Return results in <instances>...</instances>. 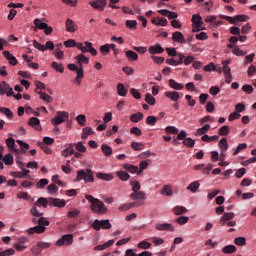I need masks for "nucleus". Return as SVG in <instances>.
<instances>
[{
	"label": "nucleus",
	"instance_id": "nucleus-11",
	"mask_svg": "<svg viewBox=\"0 0 256 256\" xmlns=\"http://www.w3.org/2000/svg\"><path fill=\"white\" fill-rule=\"evenodd\" d=\"M0 95H7V97H13V88L5 81L0 83Z\"/></svg>",
	"mask_w": 256,
	"mask_h": 256
},
{
	"label": "nucleus",
	"instance_id": "nucleus-6",
	"mask_svg": "<svg viewBox=\"0 0 256 256\" xmlns=\"http://www.w3.org/2000/svg\"><path fill=\"white\" fill-rule=\"evenodd\" d=\"M67 119H69L68 112L58 111L56 117L51 120V123H52V125H54V127H59V125H61V123H65V121H67Z\"/></svg>",
	"mask_w": 256,
	"mask_h": 256
},
{
	"label": "nucleus",
	"instance_id": "nucleus-30",
	"mask_svg": "<svg viewBox=\"0 0 256 256\" xmlns=\"http://www.w3.org/2000/svg\"><path fill=\"white\" fill-rule=\"evenodd\" d=\"M6 145H7L8 149H12V151H15L16 153L18 152L17 144H15V139H13L11 137L6 139Z\"/></svg>",
	"mask_w": 256,
	"mask_h": 256
},
{
	"label": "nucleus",
	"instance_id": "nucleus-57",
	"mask_svg": "<svg viewBox=\"0 0 256 256\" xmlns=\"http://www.w3.org/2000/svg\"><path fill=\"white\" fill-rule=\"evenodd\" d=\"M233 55H236L237 57H243L244 55H246V52H244L243 50H241L239 48V46H236L233 50H232Z\"/></svg>",
	"mask_w": 256,
	"mask_h": 256
},
{
	"label": "nucleus",
	"instance_id": "nucleus-7",
	"mask_svg": "<svg viewBox=\"0 0 256 256\" xmlns=\"http://www.w3.org/2000/svg\"><path fill=\"white\" fill-rule=\"evenodd\" d=\"M69 247V245H73V234L63 235L60 239L55 243L56 247Z\"/></svg>",
	"mask_w": 256,
	"mask_h": 256
},
{
	"label": "nucleus",
	"instance_id": "nucleus-53",
	"mask_svg": "<svg viewBox=\"0 0 256 256\" xmlns=\"http://www.w3.org/2000/svg\"><path fill=\"white\" fill-rule=\"evenodd\" d=\"M166 133H170L171 135H179V129L175 126H167L165 128Z\"/></svg>",
	"mask_w": 256,
	"mask_h": 256
},
{
	"label": "nucleus",
	"instance_id": "nucleus-47",
	"mask_svg": "<svg viewBox=\"0 0 256 256\" xmlns=\"http://www.w3.org/2000/svg\"><path fill=\"white\" fill-rule=\"evenodd\" d=\"M37 207H39V206L35 205V203H34L33 207L30 210L31 215H33V217H43V213L39 212Z\"/></svg>",
	"mask_w": 256,
	"mask_h": 256
},
{
	"label": "nucleus",
	"instance_id": "nucleus-33",
	"mask_svg": "<svg viewBox=\"0 0 256 256\" xmlns=\"http://www.w3.org/2000/svg\"><path fill=\"white\" fill-rule=\"evenodd\" d=\"M101 149L106 157H111V155H113V149L109 145L102 144Z\"/></svg>",
	"mask_w": 256,
	"mask_h": 256
},
{
	"label": "nucleus",
	"instance_id": "nucleus-22",
	"mask_svg": "<svg viewBox=\"0 0 256 256\" xmlns=\"http://www.w3.org/2000/svg\"><path fill=\"white\" fill-rule=\"evenodd\" d=\"M65 25H66V31H68V33H75V31H77L78 29L75 22H73L69 18L66 20Z\"/></svg>",
	"mask_w": 256,
	"mask_h": 256
},
{
	"label": "nucleus",
	"instance_id": "nucleus-12",
	"mask_svg": "<svg viewBox=\"0 0 256 256\" xmlns=\"http://www.w3.org/2000/svg\"><path fill=\"white\" fill-rule=\"evenodd\" d=\"M165 49L163 48V46H161V44H155L153 46H150L148 49V53H150V55H161V53H164Z\"/></svg>",
	"mask_w": 256,
	"mask_h": 256
},
{
	"label": "nucleus",
	"instance_id": "nucleus-34",
	"mask_svg": "<svg viewBox=\"0 0 256 256\" xmlns=\"http://www.w3.org/2000/svg\"><path fill=\"white\" fill-rule=\"evenodd\" d=\"M174 215H185L187 213V208L185 206H175L173 208Z\"/></svg>",
	"mask_w": 256,
	"mask_h": 256
},
{
	"label": "nucleus",
	"instance_id": "nucleus-52",
	"mask_svg": "<svg viewBox=\"0 0 256 256\" xmlns=\"http://www.w3.org/2000/svg\"><path fill=\"white\" fill-rule=\"evenodd\" d=\"M230 131H231V128H229V126H222L219 129L218 134L225 137V136L229 135Z\"/></svg>",
	"mask_w": 256,
	"mask_h": 256
},
{
	"label": "nucleus",
	"instance_id": "nucleus-41",
	"mask_svg": "<svg viewBox=\"0 0 256 256\" xmlns=\"http://www.w3.org/2000/svg\"><path fill=\"white\" fill-rule=\"evenodd\" d=\"M51 67L58 73H63L65 71V67H63V64H59L57 62H52Z\"/></svg>",
	"mask_w": 256,
	"mask_h": 256
},
{
	"label": "nucleus",
	"instance_id": "nucleus-2",
	"mask_svg": "<svg viewBox=\"0 0 256 256\" xmlns=\"http://www.w3.org/2000/svg\"><path fill=\"white\" fill-rule=\"evenodd\" d=\"M74 181L75 183H79V181H85V183H95L93 171L91 169H86V171L83 169L78 170Z\"/></svg>",
	"mask_w": 256,
	"mask_h": 256
},
{
	"label": "nucleus",
	"instance_id": "nucleus-4",
	"mask_svg": "<svg viewBox=\"0 0 256 256\" xmlns=\"http://www.w3.org/2000/svg\"><path fill=\"white\" fill-rule=\"evenodd\" d=\"M68 69L70 71L76 72V77L74 79L75 83L79 86L83 81V77H85V73L83 72V67L77 66V64H68Z\"/></svg>",
	"mask_w": 256,
	"mask_h": 256
},
{
	"label": "nucleus",
	"instance_id": "nucleus-19",
	"mask_svg": "<svg viewBox=\"0 0 256 256\" xmlns=\"http://www.w3.org/2000/svg\"><path fill=\"white\" fill-rule=\"evenodd\" d=\"M3 55L5 57V59H7L8 63L12 66L17 65L18 61L17 58L15 56H13V54H11V52L9 51H4Z\"/></svg>",
	"mask_w": 256,
	"mask_h": 256
},
{
	"label": "nucleus",
	"instance_id": "nucleus-8",
	"mask_svg": "<svg viewBox=\"0 0 256 256\" xmlns=\"http://www.w3.org/2000/svg\"><path fill=\"white\" fill-rule=\"evenodd\" d=\"M93 229L95 231H100L101 229H111L112 225L109 220H95L92 224Z\"/></svg>",
	"mask_w": 256,
	"mask_h": 256
},
{
	"label": "nucleus",
	"instance_id": "nucleus-59",
	"mask_svg": "<svg viewBox=\"0 0 256 256\" xmlns=\"http://www.w3.org/2000/svg\"><path fill=\"white\" fill-rule=\"evenodd\" d=\"M15 255V249L9 248L0 252V256H13Z\"/></svg>",
	"mask_w": 256,
	"mask_h": 256
},
{
	"label": "nucleus",
	"instance_id": "nucleus-63",
	"mask_svg": "<svg viewBox=\"0 0 256 256\" xmlns=\"http://www.w3.org/2000/svg\"><path fill=\"white\" fill-rule=\"evenodd\" d=\"M138 249H151V243L143 240L138 244Z\"/></svg>",
	"mask_w": 256,
	"mask_h": 256
},
{
	"label": "nucleus",
	"instance_id": "nucleus-62",
	"mask_svg": "<svg viewBox=\"0 0 256 256\" xmlns=\"http://www.w3.org/2000/svg\"><path fill=\"white\" fill-rule=\"evenodd\" d=\"M126 27L128 29H137V20H127Z\"/></svg>",
	"mask_w": 256,
	"mask_h": 256
},
{
	"label": "nucleus",
	"instance_id": "nucleus-13",
	"mask_svg": "<svg viewBox=\"0 0 256 256\" xmlns=\"http://www.w3.org/2000/svg\"><path fill=\"white\" fill-rule=\"evenodd\" d=\"M155 229L157 231H170L171 233L175 231V227L169 223L156 224Z\"/></svg>",
	"mask_w": 256,
	"mask_h": 256
},
{
	"label": "nucleus",
	"instance_id": "nucleus-51",
	"mask_svg": "<svg viewBox=\"0 0 256 256\" xmlns=\"http://www.w3.org/2000/svg\"><path fill=\"white\" fill-rule=\"evenodd\" d=\"M183 145H185V147L193 149L195 147V140H193L192 138H186L183 140Z\"/></svg>",
	"mask_w": 256,
	"mask_h": 256
},
{
	"label": "nucleus",
	"instance_id": "nucleus-26",
	"mask_svg": "<svg viewBox=\"0 0 256 256\" xmlns=\"http://www.w3.org/2000/svg\"><path fill=\"white\" fill-rule=\"evenodd\" d=\"M172 40L176 43H185V36H183V33L176 31L172 34Z\"/></svg>",
	"mask_w": 256,
	"mask_h": 256
},
{
	"label": "nucleus",
	"instance_id": "nucleus-21",
	"mask_svg": "<svg viewBox=\"0 0 256 256\" xmlns=\"http://www.w3.org/2000/svg\"><path fill=\"white\" fill-rule=\"evenodd\" d=\"M168 85H169V87H171V89H174L175 91H181L185 88V86L183 84L178 83L174 79H169Z\"/></svg>",
	"mask_w": 256,
	"mask_h": 256
},
{
	"label": "nucleus",
	"instance_id": "nucleus-17",
	"mask_svg": "<svg viewBox=\"0 0 256 256\" xmlns=\"http://www.w3.org/2000/svg\"><path fill=\"white\" fill-rule=\"evenodd\" d=\"M133 207H141L140 202H129L127 204H123L119 206L118 210L119 211H129V209H133Z\"/></svg>",
	"mask_w": 256,
	"mask_h": 256
},
{
	"label": "nucleus",
	"instance_id": "nucleus-9",
	"mask_svg": "<svg viewBox=\"0 0 256 256\" xmlns=\"http://www.w3.org/2000/svg\"><path fill=\"white\" fill-rule=\"evenodd\" d=\"M89 6L94 8L95 11L103 12L105 11V7H107V0L89 1Z\"/></svg>",
	"mask_w": 256,
	"mask_h": 256
},
{
	"label": "nucleus",
	"instance_id": "nucleus-14",
	"mask_svg": "<svg viewBox=\"0 0 256 256\" xmlns=\"http://www.w3.org/2000/svg\"><path fill=\"white\" fill-rule=\"evenodd\" d=\"M49 205H53V207H65V205H67V202H65V200H61L59 198H53L50 197L49 198Z\"/></svg>",
	"mask_w": 256,
	"mask_h": 256
},
{
	"label": "nucleus",
	"instance_id": "nucleus-60",
	"mask_svg": "<svg viewBox=\"0 0 256 256\" xmlns=\"http://www.w3.org/2000/svg\"><path fill=\"white\" fill-rule=\"evenodd\" d=\"M157 123V117L155 116H148L146 118V124L153 127Z\"/></svg>",
	"mask_w": 256,
	"mask_h": 256
},
{
	"label": "nucleus",
	"instance_id": "nucleus-56",
	"mask_svg": "<svg viewBox=\"0 0 256 256\" xmlns=\"http://www.w3.org/2000/svg\"><path fill=\"white\" fill-rule=\"evenodd\" d=\"M176 223H178V225H185V224L189 223V217L180 216L176 219Z\"/></svg>",
	"mask_w": 256,
	"mask_h": 256
},
{
	"label": "nucleus",
	"instance_id": "nucleus-39",
	"mask_svg": "<svg viewBox=\"0 0 256 256\" xmlns=\"http://www.w3.org/2000/svg\"><path fill=\"white\" fill-rule=\"evenodd\" d=\"M236 251H237V247H235V245H227L222 248V253H225L227 255L231 253H235Z\"/></svg>",
	"mask_w": 256,
	"mask_h": 256
},
{
	"label": "nucleus",
	"instance_id": "nucleus-58",
	"mask_svg": "<svg viewBox=\"0 0 256 256\" xmlns=\"http://www.w3.org/2000/svg\"><path fill=\"white\" fill-rule=\"evenodd\" d=\"M18 199H25V201H33L31 197H29V193L27 192H20L17 194Z\"/></svg>",
	"mask_w": 256,
	"mask_h": 256
},
{
	"label": "nucleus",
	"instance_id": "nucleus-43",
	"mask_svg": "<svg viewBox=\"0 0 256 256\" xmlns=\"http://www.w3.org/2000/svg\"><path fill=\"white\" fill-rule=\"evenodd\" d=\"M209 129H211V125L206 124L202 128H199L197 130L196 135H207V133L209 132Z\"/></svg>",
	"mask_w": 256,
	"mask_h": 256
},
{
	"label": "nucleus",
	"instance_id": "nucleus-24",
	"mask_svg": "<svg viewBox=\"0 0 256 256\" xmlns=\"http://www.w3.org/2000/svg\"><path fill=\"white\" fill-rule=\"evenodd\" d=\"M75 153V144L70 143L67 147L62 151L63 157H69V155H73Z\"/></svg>",
	"mask_w": 256,
	"mask_h": 256
},
{
	"label": "nucleus",
	"instance_id": "nucleus-48",
	"mask_svg": "<svg viewBox=\"0 0 256 256\" xmlns=\"http://www.w3.org/2000/svg\"><path fill=\"white\" fill-rule=\"evenodd\" d=\"M34 25L37 27V29H40L42 31H44L45 27H47V23L41 22L39 18H36L34 20Z\"/></svg>",
	"mask_w": 256,
	"mask_h": 256
},
{
	"label": "nucleus",
	"instance_id": "nucleus-45",
	"mask_svg": "<svg viewBox=\"0 0 256 256\" xmlns=\"http://www.w3.org/2000/svg\"><path fill=\"white\" fill-rule=\"evenodd\" d=\"M76 121L81 127H85V125H87V118L83 114L78 115L76 117Z\"/></svg>",
	"mask_w": 256,
	"mask_h": 256
},
{
	"label": "nucleus",
	"instance_id": "nucleus-37",
	"mask_svg": "<svg viewBox=\"0 0 256 256\" xmlns=\"http://www.w3.org/2000/svg\"><path fill=\"white\" fill-rule=\"evenodd\" d=\"M117 93L120 97H126L127 96V89H125V85H123L122 83H118Z\"/></svg>",
	"mask_w": 256,
	"mask_h": 256
},
{
	"label": "nucleus",
	"instance_id": "nucleus-50",
	"mask_svg": "<svg viewBox=\"0 0 256 256\" xmlns=\"http://www.w3.org/2000/svg\"><path fill=\"white\" fill-rule=\"evenodd\" d=\"M84 45H87V47H89L88 53H91L93 57H97V49L93 48V43L86 41Z\"/></svg>",
	"mask_w": 256,
	"mask_h": 256
},
{
	"label": "nucleus",
	"instance_id": "nucleus-35",
	"mask_svg": "<svg viewBox=\"0 0 256 256\" xmlns=\"http://www.w3.org/2000/svg\"><path fill=\"white\" fill-rule=\"evenodd\" d=\"M116 175L118 178H120L121 181H129V179L131 178V176L129 175V173L120 170L118 172H116Z\"/></svg>",
	"mask_w": 256,
	"mask_h": 256
},
{
	"label": "nucleus",
	"instance_id": "nucleus-36",
	"mask_svg": "<svg viewBox=\"0 0 256 256\" xmlns=\"http://www.w3.org/2000/svg\"><path fill=\"white\" fill-rule=\"evenodd\" d=\"M143 119V113L138 112V113H134L130 116V121L132 123H139V121H142Z\"/></svg>",
	"mask_w": 256,
	"mask_h": 256
},
{
	"label": "nucleus",
	"instance_id": "nucleus-49",
	"mask_svg": "<svg viewBox=\"0 0 256 256\" xmlns=\"http://www.w3.org/2000/svg\"><path fill=\"white\" fill-rule=\"evenodd\" d=\"M234 243L239 247H243L247 244V239H245V237H237L234 239Z\"/></svg>",
	"mask_w": 256,
	"mask_h": 256
},
{
	"label": "nucleus",
	"instance_id": "nucleus-23",
	"mask_svg": "<svg viewBox=\"0 0 256 256\" xmlns=\"http://www.w3.org/2000/svg\"><path fill=\"white\" fill-rule=\"evenodd\" d=\"M235 218V213L233 212H225L223 214V216L220 218V223L222 225H225V223H227V221H231Z\"/></svg>",
	"mask_w": 256,
	"mask_h": 256
},
{
	"label": "nucleus",
	"instance_id": "nucleus-31",
	"mask_svg": "<svg viewBox=\"0 0 256 256\" xmlns=\"http://www.w3.org/2000/svg\"><path fill=\"white\" fill-rule=\"evenodd\" d=\"M94 133L95 132L91 127H85L82 129L81 139L85 140L87 139V137H89V135H93Z\"/></svg>",
	"mask_w": 256,
	"mask_h": 256
},
{
	"label": "nucleus",
	"instance_id": "nucleus-40",
	"mask_svg": "<svg viewBox=\"0 0 256 256\" xmlns=\"http://www.w3.org/2000/svg\"><path fill=\"white\" fill-rule=\"evenodd\" d=\"M126 57L129 61H137V59H139V55H137L133 50L126 51Z\"/></svg>",
	"mask_w": 256,
	"mask_h": 256
},
{
	"label": "nucleus",
	"instance_id": "nucleus-28",
	"mask_svg": "<svg viewBox=\"0 0 256 256\" xmlns=\"http://www.w3.org/2000/svg\"><path fill=\"white\" fill-rule=\"evenodd\" d=\"M123 169H125V171H128V173H132V175H134L139 170V167L126 163L123 165Z\"/></svg>",
	"mask_w": 256,
	"mask_h": 256
},
{
	"label": "nucleus",
	"instance_id": "nucleus-44",
	"mask_svg": "<svg viewBox=\"0 0 256 256\" xmlns=\"http://www.w3.org/2000/svg\"><path fill=\"white\" fill-rule=\"evenodd\" d=\"M131 147L134 151H143L145 149V145L141 142H132Z\"/></svg>",
	"mask_w": 256,
	"mask_h": 256
},
{
	"label": "nucleus",
	"instance_id": "nucleus-38",
	"mask_svg": "<svg viewBox=\"0 0 256 256\" xmlns=\"http://www.w3.org/2000/svg\"><path fill=\"white\" fill-rule=\"evenodd\" d=\"M96 177L102 181H113V174L97 173Z\"/></svg>",
	"mask_w": 256,
	"mask_h": 256
},
{
	"label": "nucleus",
	"instance_id": "nucleus-25",
	"mask_svg": "<svg viewBox=\"0 0 256 256\" xmlns=\"http://www.w3.org/2000/svg\"><path fill=\"white\" fill-rule=\"evenodd\" d=\"M115 243V240H109L108 242L102 244V245H97L96 247L93 248L94 251H105V249H109L111 245Z\"/></svg>",
	"mask_w": 256,
	"mask_h": 256
},
{
	"label": "nucleus",
	"instance_id": "nucleus-1",
	"mask_svg": "<svg viewBox=\"0 0 256 256\" xmlns=\"http://www.w3.org/2000/svg\"><path fill=\"white\" fill-rule=\"evenodd\" d=\"M85 199L91 203L90 209L93 211V213H97L98 215H105L109 209H107V206H105V203L103 201L93 197V195L86 194Z\"/></svg>",
	"mask_w": 256,
	"mask_h": 256
},
{
	"label": "nucleus",
	"instance_id": "nucleus-27",
	"mask_svg": "<svg viewBox=\"0 0 256 256\" xmlns=\"http://www.w3.org/2000/svg\"><path fill=\"white\" fill-rule=\"evenodd\" d=\"M199 187H201V184L199 183V181H194L190 183L186 189L191 193H197V191H199Z\"/></svg>",
	"mask_w": 256,
	"mask_h": 256
},
{
	"label": "nucleus",
	"instance_id": "nucleus-15",
	"mask_svg": "<svg viewBox=\"0 0 256 256\" xmlns=\"http://www.w3.org/2000/svg\"><path fill=\"white\" fill-rule=\"evenodd\" d=\"M165 97H167V99H170V101L177 102L179 101V99H181V94H179V92L177 91H167L165 92Z\"/></svg>",
	"mask_w": 256,
	"mask_h": 256
},
{
	"label": "nucleus",
	"instance_id": "nucleus-54",
	"mask_svg": "<svg viewBox=\"0 0 256 256\" xmlns=\"http://www.w3.org/2000/svg\"><path fill=\"white\" fill-rule=\"evenodd\" d=\"M74 147H76L79 153H85L87 151V148L85 147V145H83V142H78L74 144Z\"/></svg>",
	"mask_w": 256,
	"mask_h": 256
},
{
	"label": "nucleus",
	"instance_id": "nucleus-5",
	"mask_svg": "<svg viewBox=\"0 0 256 256\" xmlns=\"http://www.w3.org/2000/svg\"><path fill=\"white\" fill-rule=\"evenodd\" d=\"M192 23H193V33H199V31H203V18L201 17V15L199 14H194L192 15V19H191Z\"/></svg>",
	"mask_w": 256,
	"mask_h": 256
},
{
	"label": "nucleus",
	"instance_id": "nucleus-3",
	"mask_svg": "<svg viewBox=\"0 0 256 256\" xmlns=\"http://www.w3.org/2000/svg\"><path fill=\"white\" fill-rule=\"evenodd\" d=\"M46 227H49V220H47V218L45 217H40L38 219V226H34L32 228H29L27 230L28 235H33V233H45V229H47Z\"/></svg>",
	"mask_w": 256,
	"mask_h": 256
},
{
	"label": "nucleus",
	"instance_id": "nucleus-18",
	"mask_svg": "<svg viewBox=\"0 0 256 256\" xmlns=\"http://www.w3.org/2000/svg\"><path fill=\"white\" fill-rule=\"evenodd\" d=\"M28 125H30V127H34L36 131H41V121L37 117L30 118L28 121Z\"/></svg>",
	"mask_w": 256,
	"mask_h": 256
},
{
	"label": "nucleus",
	"instance_id": "nucleus-10",
	"mask_svg": "<svg viewBox=\"0 0 256 256\" xmlns=\"http://www.w3.org/2000/svg\"><path fill=\"white\" fill-rule=\"evenodd\" d=\"M49 247H51V243L40 241L37 243L36 246H33L31 248V251H32L33 255L37 256V255H41L42 249H49Z\"/></svg>",
	"mask_w": 256,
	"mask_h": 256
},
{
	"label": "nucleus",
	"instance_id": "nucleus-16",
	"mask_svg": "<svg viewBox=\"0 0 256 256\" xmlns=\"http://www.w3.org/2000/svg\"><path fill=\"white\" fill-rule=\"evenodd\" d=\"M130 199H132L133 201H143L146 199L145 192L143 191L132 192L130 194Z\"/></svg>",
	"mask_w": 256,
	"mask_h": 256
},
{
	"label": "nucleus",
	"instance_id": "nucleus-55",
	"mask_svg": "<svg viewBox=\"0 0 256 256\" xmlns=\"http://www.w3.org/2000/svg\"><path fill=\"white\" fill-rule=\"evenodd\" d=\"M130 133L136 137H141V135H143V131H141L139 127H132Z\"/></svg>",
	"mask_w": 256,
	"mask_h": 256
},
{
	"label": "nucleus",
	"instance_id": "nucleus-20",
	"mask_svg": "<svg viewBox=\"0 0 256 256\" xmlns=\"http://www.w3.org/2000/svg\"><path fill=\"white\" fill-rule=\"evenodd\" d=\"M78 67H83V65H89V58L85 56L84 54H79L75 57Z\"/></svg>",
	"mask_w": 256,
	"mask_h": 256
},
{
	"label": "nucleus",
	"instance_id": "nucleus-42",
	"mask_svg": "<svg viewBox=\"0 0 256 256\" xmlns=\"http://www.w3.org/2000/svg\"><path fill=\"white\" fill-rule=\"evenodd\" d=\"M2 159L5 165H13V163H15L12 154H6L4 157H2Z\"/></svg>",
	"mask_w": 256,
	"mask_h": 256
},
{
	"label": "nucleus",
	"instance_id": "nucleus-61",
	"mask_svg": "<svg viewBox=\"0 0 256 256\" xmlns=\"http://www.w3.org/2000/svg\"><path fill=\"white\" fill-rule=\"evenodd\" d=\"M0 113H3L4 115H6L7 118L11 119L13 117V112L11 111V109L9 108H5L3 107L1 110H0Z\"/></svg>",
	"mask_w": 256,
	"mask_h": 256
},
{
	"label": "nucleus",
	"instance_id": "nucleus-29",
	"mask_svg": "<svg viewBox=\"0 0 256 256\" xmlns=\"http://www.w3.org/2000/svg\"><path fill=\"white\" fill-rule=\"evenodd\" d=\"M218 147L223 153H227V149H229V144L227 143V138H222L219 141Z\"/></svg>",
	"mask_w": 256,
	"mask_h": 256
},
{
	"label": "nucleus",
	"instance_id": "nucleus-32",
	"mask_svg": "<svg viewBox=\"0 0 256 256\" xmlns=\"http://www.w3.org/2000/svg\"><path fill=\"white\" fill-rule=\"evenodd\" d=\"M35 205L38 207H44V209H47V205H49V198L40 197L36 202Z\"/></svg>",
	"mask_w": 256,
	"mask_h": 256
},
{
	"label": "nucleus",
	"instance_id": "nucleus-64",
	"mask_svg": "<svg viewBox=\"0 0 256 256\" xmlns=\"http://www.w3.org/2000/svg\"><path fill=\"white\" fill-rule=\"evenodd\" d=\"M145 101L148 103V105H155V97H153L151 94H146Z\"/></svg>",
	"mask_w": 256,
	"mask_h": 256
},
{
	"label": "nucleus",
	"instance_id": "nucleus-46",
	"mask_svg": "<svg viewBox=\"0 0 256 256\" xmlns=\"http://www.w3.org/2000/svg\"><path fill=\"white\" fill-rule=\"evenodd\" d=\"M130 185L132 187L133 193L141 191V183H139V181L130 180Z\"/></svg>",
	"mask_w": 256,
	"mask_h": 256
}]
</instances>
